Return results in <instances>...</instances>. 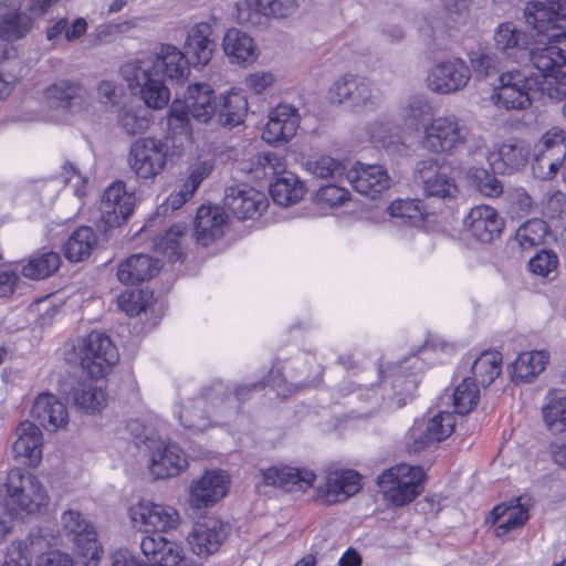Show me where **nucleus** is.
<instances>
[{
    "label": "nucleus",
    "mask_w": 566,
    "mask_h": 566,
    "mask_svg": "<svg viewBox=\"0 0 566 566\" xmlns=\"http://www.w3.org/2000/svg\"><path fill=\"white\" fill-rule=\"evenodd\" d=\"M190 62L177 46L161 44L154 56L127 62L120 67V73L132 93L138 95L145 106H167L170 92L160 75L184 82L189 74Z\"/></svg>",
    "instance_id": "1"
},
{
    "label": "nucleus",
    "mask_w": 566,
    "mask_h": 566,
    "mask_svg": "<svg viewBox=\"0 0 566 566\" xmlns=\"http://www.w3.org/2000/svg\"><path fill=\"white\" fill-rule=\"evenodd\" d=\"M252 387L230 388L220 380L206 387L197 398L182 402L179 411L180 423L191 430L202 431L209 427L212 417H226L238 412L242 391Z\"/></svg>",
    "instance_id": "2"
},
{
    "label": "nucleus",
    "mask_w": 566,
    "mask_h": 566,
    "mask_svg": "<svg viewBox=\"0 0 566 566\" xmlns=\"http://www.w3.org/2000/svg\"><path fill=\"white\" fill-rule=\"evenodd\" d=\"M0 493L6 510L14 517L38 513L49 503V495L42 483L21 468L9 470Z\"/></svg>",
    "instance_id": "3"
},
{
    "label": "nucleus",
    "mask_w": 566,
    "mask_h": 566,
    "mask_svg": "<svg viewBox=\"0 0 566 566\" xmlns=\"http://www.w3.org/2000/svg\"><path fill=\"white\" fill-rule=\"evenodd\" d=\"M65 359L78 364L91 377L102 378L119 360V354L109 336L97 331L69 344Z\"/></svg>",
    "instance_id": "4"
},
{
    "label": "nucleus",
    "mask_w": 566,
    "mask_h": 566,
    "mask_svg": "<svg viewBox=\"0 0 566 566\" xmlns=\"http://www.w3.org/2000/svg\"><path fill=\"white\" fill-rule=\"evenodd\" d=\"M401 364L396 365L390 373L392 380L390 381L394 395L385 397L384 394L378 392L379 389H385L387 379H384L381 385L377 388L364 387L359 388L356 395L357 399L363 403L358 410H354L355 418H368L382 409H397L403 407L418 386V379L415 374H396L397 369H401Z\"/></svg>",
    "instance_id": "5"
},
{
    "label": "nucleus",
    "mask_w": 566,
    "mask_h": 566,
    "mask_svg": "<svg viewBox=\"0 0 566 566\" xmlns=\"http://www.w3.org/2000/svg\"><path fill=\"white\" fill-rule=\"evenodd\" d=\"M424 478L420 467L401 463L384 471L377 478V483L386 500L396 506H402L422 492Z\"/></svg>",
    "instance_id": "6"
},
{
    "label": "nucleus",
    "mask_w": 566,
    "mask_h": 566,
    "mask_svg": "<svg viewBox=\"0 0 566 566\" xmlns=\"http://www.w3.org/2000/svg\"><path fill=\"white\" fill-rule=\"evenodd\" d=\"M524 17L526 23L533 27L537 42L563 41L566 38V27L559 22L566 20V0L528 2Z\"/></svg>",
    "instance_id": "7"
},
{
    "label": "nucleus",
    "mask_w": 566,
    "mask_h": 566,
    "mask_svg": "<svg viewBox=\"0 0 566 566\" xmlns=\"http://www.w3.org/2000/svg\"><path fill=\"white\" fill-rule=\"evenodd\" d=\"M169 146L154 137L139 138L129 148L127 163L137 179L154 181L166 168Z\"/></svg>",
    "instance_id": "8"
},
{
    "label": "nucleus",
    "mask_w": 566,
    "mask_h": 566,
    "mask_svg": "<svg viewBox=\"0 0 566 566\" xmlns=\"http://www.w3.org/2000/svg\"><path fill=\"white\" fill-rule=\"evenodd\" d=\"M413 182L426 197L455 199L459 195V187L448 168L433 159L417 163L413 170Z\"/></svg>",
    "instance_id": "9"
},
{
    "label": "nucleus",
    "mask_w": 566,
    "mask_h": 566,
    "mask_svg": "<svg viewBox=\"0 0 566 566\" xmlns=\"http://www.w3.org/2000/svg\"><path fill=\"white\" fill-rule=\"evenodd\" d=\"M128 515L135 528L139 531L164 533L177 528L180 516L169 505L142 500L129 507Z\"/></svg>",
    "instance_id": "10"
},
{
    "label": "nucleus",
    "mask_w": 566,
    "mask_h": 566,
    "mask_svg": "<svg viewBox=\"0 0 566 566\" xmlns=\"http://www.w3.org/2000/svg\"><path fill=\"white\" fill-rule=\"evenodd\" d=\"M135 196L126 190L123 181H114L104 191L99 202L104 230L120 227L133 213Z\"/></svg>",
    "instance_id": "11"
},
{
    "label": "nucleus",
    "mask_w": 566,
    "mask_h": 566,
    "mask_svg": "<svg viewBox=\"0 0 566 566\" xmlns=\"http://www.w3.org/2000/svg\"><path fill=\"white\" fill-rule=\"evenodd\" d=\"M61 524L76 551L88 557L86 566H96L99 551L94 526L78 511L74 510L65 511L62 514Z\"/></svg>",
    "instance_id": "12"
},
{
    "label": "nucleus",
    "mask_w": 566,
    "mask_h": 566,
    "mask_svg": "<svg viewBox=\"0 0 566 566\" xmlns=\"http://www.w3.org/2000/svg\"><path fill=\"white\" fill-rule=\"evenodd\" d=\"M224 207L239 220L256 219L266 210V196L247 185H235L226 189Z\"/></svg>",
    "instance_id": "13"
},
{
    "label": "nucleus",
    "mask_w": 566,
    "mask_h": 566,
    "mask_svg": "<svg viewBox=\"0 0 566 566\" xmlns=\"http://www.w3.org/2000/svg\"><path fill=\"white\" fill-rule=\"evenodd\" d=\"M216 108H170L167 115L166 140H171V147L180 154L191 143L190 115L207 123L213 115Z\"/></svg>",
    "instance_id": "14"
},
{
    "label": "nucleus",
    "mask_w": 566,
    "mask_h": 566,
    "mask_svg": "<svg viewBox=\"0 0 566 566\" xmlns=\"http://www.w3.org/2000/svg\"><path fill=\"white\" fill-rule=\"evenodd\" d=\"M470 76V70L463 60L451 59L437 63L431 69L427 83L432 92L449 94L463 88Z\"/></svg>",
    "instance_id": "15"
},
{
    "label": "nucleus",
    "mask_w": 566,
    "mask_h": 566,
    "mask_svg": "<svg viewBox=\"0 0 566 566\" xmlns=\"http://www.w3.org/2000/svg\"><path fill=\"white\" fill-rule=\"evenodd\" d=\"M150 451L149 472L155 479H168L178 475L187 465L184 451L176 444L157 439L148 446Z\"/></svg>",
    "instance_id": "16"
},
{
    "label": "nucleus",
    "mask_w": 566,
    "mask_h": 566,
    "mask_svg": "<svg viewBox=\"0 0 566 566\" xmlns=\"http://www.w3.org/2000/svg\"><path fill=\"white\" fill-rule=\"evenodd\" d=\"M227 536L226 525L216 516L198 520L187 541L193 554L207 557L216 553Z\"/></svg>",
    "instance_id": "17"
},
{
    "label": "nucleus",
    "mask_w": 566,
    "mask_h": 566,
    "mask_svg": "<svg viewBox=\"0 0 566 566\" xmlns=\"http://www.w3.org/2000/svg\"><path fill=\"white\" fill-rule=\"evenodd\" d=\"M376 98L371 85L366 80L353 74H346L335 81L327 93L331 104L347 106L374 104Z\"/></svg>",
    "instance_id": "18"
},
{
    "label": "nucleus",
    "mask_w": 566,
    "mask_h": 566,
    "mask_svg": "<svg viewBox=\"0 0 566 566\" xmlns=\"http://www.w3.org/2000/svg\"><path fill=\"white\" fill-rule=\"evenodd\" d=\"M15 440L12 444L14 460L23 465L36 468L43 453V433L33 422L25 420L15 429Z\"/></svg>",
    "instance_id": "19"
},
{
    "label": "nucleus",
    "mask_w": 566,
    "mask_h": 566,
    "mask_svg": "<svg viewBox=\"0 0 566 566\" xmlns=\"http://www.w3.org/2000/svg\"><path fill=\"white\" fill-rule=\"evenodd\" d=\"M504 227V220L496 209L488 205L471 208L463 219L464 230L482 243L492 242L500 235Z\"/></svg>",
    "instance_id": "20"
},
{
    "label": "nucleus",
    "mask_w": 566,
    "mask_h": 566,
    "mask_svg": "<svg viewBox=\"0 0 566 566\" xmlns=\"http://www.w3.org/2000/svg\"><path fill=\"white\" fill-rule=\"evenodd\" d=\"M296 8V0H244L237 4L239 21L254 27L261 24L263 18H286Z\"/></svg>",
    "instance_id": "21"
},
{
    "label": "nucleus",
    "mask_w": 566,
    "mask_h": 566,
    "mask_svg": "<svg viewBox=\"0 0 566 566\" xmlns=\"http://www.w3.org/2000/svg\"><path fill=\"white\" fill-rule=\"evenodd\" d=\"M526 76L517 71L502 73L494 85L491 101L502 106H527L533 102Z\"/></svg>",
    "instance_id": "22"
},
{
    "label": "nucleus",
    "mask_w": 566,
    "mask_h": 566,
    "mask_svg": "<svg viewBox=\"0 0 566 566\" xmlns=\"http://www.w3.org/2000/svg\"><path fill=\"white\" fill-rule=\"evenodd\" d=\"M229 476L221 470L207 471L190 489V504L202 509L212 506L228 492Z\"/></svg>",
    "instance_id": "23"
},
{
    "label": "nucleus",
    "mask_w": 566,
    "mask_h": 566,
    "mask_svg": "<svg viewBox=\"0 0 566 566\" xmlns=\"http://www.w3.org/2000/svg\"><path fill=\"white\" fill-rule=\"evenodd\" d=\"M361 489L360 474L354 470H335L326 474L318 495L326 504L343 502Z\"/></svg>",
    "instance_id": "24"
},
{
    "label": "nucleus",
    "mask_w": 566,
    "mask_h": 566,
    "mask_svg": "<svg viewBox=\"0 0 566 566\" xmlns=\"http://www.w3.org/2000/svg\"><path fill=\"white\" fill-rule=\"evenodd\" d=\"M462 143V129L453 117L436 118L426 127L424 146L434 153L451 151Z\"/></svg>",
    "instance_id": "25"
},
{
    "label": "nucleus",
    "mask_w": 566,
    "mask_h": 566,
    "mask_svg": "<svg viewBox=\"0 0 566 566\" xmlns=\"http://www.w3.org/2000/svg\"><path fill=\"white\" fill-rule=\"evenodd\" d=\"M346 177L357 192L371 199L390 186L388 172L380 165L358 164L347 172Z\"/></svg>",
    "instance_id": "26"
},
{
    "label": "nucleus",
    "mask_w": 566,
    "mask_h": 566,
    "mask_svg": "<svg viewBox=\"0 0 566 566\" xmlns=\"http://www.w3.org/2000/svg\"><path fill=\"white\" fill-rule=\"evenodd\" d=\"M140 549L154 566H178L184 558L180 545L159 533L144 536L140 541Z\"/></svg>",
    "instance_id": "27"
},
{
    "label": "nucleus",
    "mask_w": 566,
    "mask_h": 566,
    "mask_svg": "<svg viewBox=\"0 0 566 566\" xmlns=\"http://www.w3.org/2000/svg\"><path fill=\"white\" fill-rule=\"evenodd\" d=\"M50 547V541L40 530H32L25 539H15L8 546L4 566H32L33 557Z\"/></svg>",
    "instance_id": "28"
},
{
    "label": "nucleus",
    "mask_w": 566,
    "mask_h": 566,
    "mask_svg": "<svg viewBox=\"0 0 566 566\" xmlns=\"http://www.w3.org/2000/svg\"><path fill=\"white\" fill-rule=\"evenodd\" d=\"M261 473L266 485L282 488L290 492L305 491L315 480L313 471L292 467H271Z\"/></svg>",
    "instance_id": "29"
},
{
    "label": "nucleus",
    "mask_w": 566,
    "mask_h": 566,
    "mask_svg": "<svg viewBox=\"0 0 566 566\" xmlns=\"http://www.w3.org/2000/svg\"><path fill=\"white\" fill-rule=\"evenodd\" d=\"M530 147L524 140L510 139L503 143L496 153L488 156L490 165L502 174H512L522 169L528 161Z\"/></svg>",
    "instance_id": "30"
},
{
    "label": "nucleus",
    "mask_w": 566,
    "mask_h": 566,
    "mask_svg": "<svg viewBox=\"0 0 566 566\" xmlns=\"http://www.w3.org/2000/svg\"><path fill=\"white\" fill-rule=\"evenodd\" d=\"M455 420L453 413L440 411L427 423L426 429L415 437L410 444V451L421 452L427 448H437L438 443L447 439L454 430Z\"/></svg>",
    "instance_id": "31"
},
{
    "label": "nucleus",
    "mask_w": 566,
    "mask_h": 566,
    "mask_svg": "<svg viewBox=\"0 0 566 566\" xmlns=\"http://www.w3.org/2000/svg\"><path fill=\"white\" fill-rule=\"evenodd\" d=\"M31 415L46 430L55 431L66 426L69 415L65 405L52 394H41L36 397Z\"/></svg>",
    "instance_id": "32"
},
{
    "label": "nucleus",
    "mask_w": 566,
    "mask_h": 566,
    "mask_svg": "<svg viewBox=\"0 0 566 566\" xmlns=\"http://www.w3.org/2000/svg\"><path fill=\"white\" fill-rule=\"evenodd\" d=\"M531 38L533 46H527L525 60H528L544 76L565 65L566 52L556 45L560 41L537 42L534 38L533 27H531Z\"/></svg>",
    "instance_id": "33"
},
{
    "label": "nucleus",
    "mask_w": 566,
    "mask_h": 566,
    "mask_svg": "<svg viewBox=\"0 0 566 566\" xmlns=\"http://www.w3.org/2000/svg\"><path fill=\"white\" fill-rule=\"evenodd\" d=\"M296 111L297 108H271L262 138L269 144L292 138L300 124V115Z\"/></svg>",
    "instance_id": "34"
},
{
    "label": "nucleus",
    "mask_w": 566,
    "mask_h": 566,
    "mask_svg": "<svg viewBox=\"0 0 566 566\" xmlns=\"http://www.w3.org/2000/svg\"><path fill=\"white\" fill-rule=\"evenodd\" d=\"M74 406L86 413L99 411L106 401V395L96 377L80 378L67 392Z\"/></svg>",
    "instance_id": "35"
},
{
    "label": "nucleus",
    "mask_w": 566,
    "mask_h": 566,
    "mask_svg": "<svg viewBox=\"0 0 566 566\" xmlns=\"http://www.w3.org/2000/svg\"><path fill=\"white\" fill-rule=\"evenodd\" d=\"M227 214L219 207L201 206L195 219L197 241L207 247L223 235Z\"/></svg>",
    "instance_id": "36"
},
{
    "label": "nucleus",
    "mask_w": 566,
    "mask_h": 566,
    "mask_svg": "<svg viewBox=\"0 0 566 566\" xmlns=\"http://www.w3.org/2000/svg\"><path fill=\"white\" fill-rule=\"evenodd\" d=\"M212 29L209 23L200 22L188 31L185 51L195 65H206L212 57L214 42L211 39Z\"/></svg>",
    "instance_id": "37"
},
{
    "label": "nucleus",
    "mask_w": 566,
    "mask_h": 566,
    "mask_svg": "<svg viewBox=\"0 0 566 566\" xmlns=\"http://www.w3.org/2000/svg\"><path fill=\"white\" fill-rule=\"evenodd\" d=\"M495 48L515 62H524L527 55L528 39L513 23L500 24L494 32Z\"/></svg>",
    "instance_id": "38"
},
{
    "label": "nucleus",
    "mask_w": 566,
    "mask_h": 566,
    "mask_svg": "<svg viewBox=\"0 0 566 566\" xmlns=\"http://www.w3.org/2000/svg\"><path fill=\"white\" fill-rule=\"evenodd\" d=\"M159 270L158 260L147 254H133L119 264L117 277L124 284L134 285L154 277Z\"/></svg>",
    "instance_id": "39"
},
{
    "label": "nucleus",
    "mask_w": 566,
    "mask_h": 566,
    "mask_svg": "<svg viewBox=\"0 0 566 566\" xmlns=\"http://www.w3.org/2000/svg\"><path fill=\"white\" fill-rule=\"evenodd\" d=\"M223 51L232 64L247 66L258 57L254 40L247 33L230 29L223 38Z\"/></svg>",
    "instance_id": "40"
},
{
    "label": "nucleus",
    "mask_w": 566,
    "mask_h": 566,
    "mask_svg": "<svg viewBox=\"0 0 566 566\" xmlns=\"http://www.w3.org/2000/svg\"><path fill=\"white\" fill-rule=\"evenodd\" d=\"M548 359L549 356L545 350L521 353L511 367L513 380L526 382L536 377L545 369Z\"/></svg>",
    "instance_id": "41"
},
{
    "label": "nucleus",
    "mask_w": 566,
    "mask_h": 566,
    "mask_svg": "<svg viewBox=\"0 0 566 566\" xmlns=\"http://www.w3.org/2000/svg\"><path fill=\"white\" fill-rule=\"evenodd\" d=\"M542 407L543 420L553 433L566 431V392L549 391Z\"/></svg>",
    "instance_id": "42"
},
{
    "label": "nucleus",
    "mask_w": 566,
    "mask_h": 566,
    "mask_svg": "<svg viewBox=\"0 0 566 566\" xmlns=\"http://www.w3.org/2000/svg\"><path fill=\"white\" fill-rule=\"evenodd\" d=\"M97 243V237L91 227L76 229L64 245V254L71 262H80L92 253Z\"/></svg>",
    "instance_id": "43"
},
{
    "label": "nucleus",
    "mask_w": 566,
    "mask_h": 566,
    "mask_svg": "<svg viewBox=\"0 0 566 566\" xmlns=\"http://www.w3.org/2000/svg\"><path fill=\"white\" fill-rule=\"evenodd\" d=\"M153 108H119L117 123L127 136L144 134L154 123Z\"/></svg>",
    "instance_id": "44"
},
{
    "label": "nucleus",
    "mask_w": 566,
    "mask_h": 566,
    "mask_svg": "<svg viewBox=\"0 0 566 566\" xmlns=\"http://www.w3.org/2000/svg\"><path fill=\"white\" fill-rule=\"evenodd\" d=\"M85 95L86 91L80 83L67 80L55 82L43 91L44 101L56 106L80 102Z\"/></svg>",
    "instance_id": "45"
},
{
    "label": "nucleus",
    "mask_w": 566,
    "mask_h": 566,
    "mask_svg": "<svg viewBox=\"0 0 566 566\" xmlns=\"http://www.w3.org/2000/svg\"><path fill=\"white\" fill-rule=\"evenodd\" d=\"M304 186L293 174L284 175L271 185L270 193L274 202L290 206L300 201L304 195Z\"/></svg>",
    "instance_id": "46"
},
{
    "label": "nucleus",
    "mask_w": 566,
    "mask_h": 566,
    "mask_svg": "<svg viewBox=\"0 0 566 566\" xmlns=\"http://www.w3.org/2000/svg\"><path fill=\"white\" fill-rule=\"evenodd\" d=\"M565 157L566 149H560L559 154L553 149L533 150V174L542 180L553 179Z\"/></svg>",
    "instance_id": "47"
},
{
    "label": "nucleus",
    "mask_w": 566,
    "mask_h": 566,
    "mask_svg": "<svg viewBox=\"0 0 566 566\" xmlns=\"http://www.w3.org/2000/svg\"><path fill=\"white\" fill-rule=\"evenodd\" d=\"M502 355L499 352H483L473 363L472 371L482 387L490 386L501 374Z\"/></svg>",
    "instance_id": "48"
},
{
    "label": "nucleus",
    "mask_w": 566,
    "mask_h": 566,
    "mask_svg": "<svg viewBox=\"0 0 566 566\" xmlns=\"http://www.w3.org/2000/svg\"><path fill=\"white\" fill-rule=\"evenodd\" d=\"M60 255L46 251L33 255L28 264L22 268V275L31 280H42L53 274L60 266Z\"/></svg>",
    "instance_id": "49"
},
{
    "label": "nucleus",
    "mask_w": 566,
    "mask_h": 566,
    "mask_svg": "<svg viewBox=\"0 0 566 566\" xmlns=\"http://www.w3.org/2000/svg\"><path fill=\"white\" fill-rule=\"evenodd\" d=\"M285 163L281 155L275 151L259 153L250 160L249 172L254 178H269L283 172Z\"/></svg>",
    "instance_id": "50"
},
{
    "label": "nucleus",
    "mask_w": 566,
    "mask_h": 566,
    "mask_svg": "<svg viewBox=\"0 0 566 566\" xmlns=\"http://www.w3.org/2000/svg\"><path fill=\"white\" fill-rule=\"evenodd\" d=\"M32 28V20L28 14L17 13L0 17V39L8 43L23 38Z\"/></svg>",
    "instance_id": "51"
},
{
    "label": "nucleus",
    "mask_w": 566,
    "mask_h": 566,
    "mask_svg": "<svg viewBox=\"0 0 566 566\" xmlns=\"http://www.w3.org/2000/svg\"><path fill=\"white\" fill-rule=\"evenodd\" d=\"M547 231L546 222L534 218L517 228L515 240L522 249H532L543 242Z\"/></svg>",
    "instance_id": "52"
},
{
    "label": "nucleus",
    "mask_w": 566,
    "mask_h": 566,
    "mask_svg": "<svg viewBox=\"0 0 566 566\" xmlns=\"http://www.w3.org/2000/svg\"><path fill=\"white\" fill-rule=\"evenodd\" d=\"M305 168L311 175L322 179H335L345 172L344 164L327 155L308 158L305 163Z\"/></svg>",
    "instance_id": "53"
},
{
    "label": "nucleus",
    "mask_w": 566,
    "mask_h": 566,
    "mask_svg": "<svg viewBox=\"0 0 566 566\" xmlns=\"http://www.w3.org/2000/svg\"><path fill=\"white\" fill-rule=\"evenodd\" d=\"M480 391L471 378H464L453 392L454 412L469 413L479 402Z\"/></svg>",
    "instance_id": "54"
},
{
    "label": "nucleus",
    "mask_w": 566,
    "mask_h": 566,
    "mask_svg": "<svg viewBox=\"0 0 566 566\" xmlns=\"http://www.w3.org/2000/svg\"><path fill=\"white\" fill-rule=\"evenodd\" d=\"M185 227L181 224L172 226L164 235L154 241V248L165 253L172 262L179 261L182 251L179 244V238L184 234Z\"/></svg>",
    "instance_id": "55"
},
{
    "label": "nucleus",
    "mask_w": 566,
    "mask_h": 566,
    "mask_svg": "<svg viewBox=\"0 0 566 566\" xmlns=\"http://www.w3.org/2000/svg\"><path fill=\"white\" fill-rule=\"evenodd\" d=\"M506 516L505 521L515 528L522 526L528 518L527 510L522 507L518 500H514L509 504L502 503L493 507L490 512L489 520L496 523L500 518Z\"/></svg>",
    "instance_id": "56"
},
{
    "label": "nucleus",
    "mask_w": 566,
    "mask_h": 566,
    "mask_svg": "<svg viewBox=\"0 0 566 566\" xmlns=\"http://www.w3.org/2000/svg\"><path fill=\"white\" fill-rule=\"evenodd\" d=\"M420 203L417 199H397L388 206L387 211L391 218L401 220V223L420 220L422 216Z\"/></svg>",
    "instance_id": "57"
},
{
    "label": "nucleus",
    "mask_w": 566,
    "mask_h": 566,
    "mask_svg": "<svg viewBox=\"0 0 566 566\" xmlns=\"http://www.w3.org/2000/svg\"><path fill=\"white\" fill-rule=\"evenodd\" d=\"M558 266V256L552 250H542L528 261V270L539 276L547 277L556 272Z\"/></svg>",
    "instance_id": "58"
},
{
    "label": "nucleus",
    "mask_w": 566,
    "mask_h": 566,
    "mask_svg": "<svg viewBox=\"0 0 566 566\" xmlns=\"http://www.w3.org/2000/svg\"><path fill=\"white\" fill-rule=\"evenodd\" d=\"M471 66L476 76H488L496 69V57L486 48H479L469 53Z\"/></svg>",
    "instance_id": "59"
},
{
    "label": "nucleus",
    "mask_w": 566,
    "mask_h": 566,
    "mask_svg": "<svg viewBox=\"0 0 566 566\" xmlns=\"http://www.w3.org/2000/svg\"><path fill=\"white\" fill-rule=\"evenodd\" d=\"M214 92L209 84L195 83L189 85L184 101V106H211Z\"/></svg>",
    "instance_id": "60"
},
{
    "label": "nucleus",
    "mask_w": 566,
    "mask_h": 566,
    "mask_svg": "<svg viewBox=\"0 0 566 566\" xmlns=\"http://www.w3.org/2000/svg\"><path fill=\"white\" fill-rule=\"evenodd\" d=\"M476 188L484 197L496 198L503 193L502 182L484 169H476L473 174Z\"/></svg>",
    "instance_id": "61"
},
{
    "label": "nucleus",
    "mask_w": 566,
    "mask_h": 566,
    "mask_svg": "<svg viewBox=\"0 0 566 566\" xmlns=\"http://www.w3.org/2000/svg\"><path fill=\"white\" fill-rule=\"evenodd\" d=\"M118 307L128 316H136L146 308L144 293L137 290H128L118 296Z\"/></svg>",
    "instance_id": "62"
},
{
    "label": "nucleus",
    "mask_w": 566,
    "mask_h": 566,
    "mask_svg": "<svg viewBox=\"0 0 566 566\" xmlns=\"http://www.w3.org/2000/svg\"><path fill=\"white\" fill-rule=\"evenodd\" d=\"M545 149H553L558 154L560 149H566V132L556 126L546 130L534 145L533 150Z\"/></svg>",
    "instance_id": "63"
},
{
    "label": "nucleus",
    "mask_w": 566,
    "mask_h": 566,
    "mask_svg": "<svg viewBox=\"0 0 566 566\" xmlns=\"http://www.w3.org/2000/svg\"><path fill=\"white\" fill-rule=\"evenodd\" d=\"M348 196L347 189L336 185H327L317 190L316 200L322 206L336 207L343 205Z\"/></svg>",
    "instance_id": "64"
}]
</instances>
